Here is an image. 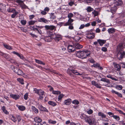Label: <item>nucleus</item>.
Returning a JSON list of instances; mask_svg holds the SVG:
<instances>
[{"label": "nucleus", "mask_w": 125, "mask_h": 125, "mask_svg": "<svg viewBox=\"0 0 125 125\" xmlns=\"http://www.w3.org/2000/svg\"><path fill=\"white\" fill-rule=\"evenodd\" d=\"M72 24H65L64 26L68 25L69 29L70 30H73L74 28Z\"/></svg>", "instance_id": "e433bc0d"}, {"label": "nucleus", "mask_w": 125, "mask_h": 125, "mask_svg": "<svg viewBox=\"0 0 125 125\" xmlns=\"http://www.w3.org/2000/svg\"><path fill=\"white\" fill-rule=\"evenodd\" d=\"M115 69V70L117 71H119L121 69V66L119 64H115L114 65Z\"/></svg>", "instance_id": "bb28decb"}, {"label": "nucleus", "mask_w": 125, "mask_h": 125, "mask_svg": "<svg viewBox=\"0 0 125 125\" xmlns=\"http://www.w3.org/2000/svg\"><path fill=\"white\" fill-rule=\"evenodd\" d=\"M91 83L92 85L96 86L97 88L101 89L102 88L101 86H100L97 82L94 81H92L91 82Z\"/></svg>", "instance_id": "2eb2a0df"}, {"label": "nucleus", "mask_w": 125, "mask_h": 125, "mask_svg": "<svg viewBox=\"0 0 125 125\" xmlns=\"http://www.w3.org/2000/svg\"><path fill=\"white\" fill-rule=\"evenodd\" d=\"M92 13L94 17L98 16V12L95 10H94Z\"/></svg>", "instance_id": "4c0bfd02"}, {"label": "nucleus", "mask_w": 125, "mask_h": 125, "mask_svg": "<svg viewBox=\"0 0 125 125\" xmlns=\"http://www.w3.org/2000/svg\"><path fill=\"white\" fill-rule=\"evenodd\" d=\"M17 80L21 84H23L24 83L23 82V80L21 78H18L17 79Z\"/></svg>", "instance_id": "ea45409f"}, {"label": "nucleus", "mask_w": 125, "mask_h": 125, "mask_svg": "<svg viewBox=\"0 0 125 125\" xmlns=\"http://www.w3.org/2000/svg\"><path fill=\"white\" fill-rule=\"evenodd\" d=\"M44 27L46 30H55L56 28V27L53 25H46Z\"/></svg>", "instance_id": "6e6552de"}, {"label": "nucleus", "mask_w": 125, "mask_h": 125, "mask_svg": "<svg viewBox=\"0 0 125 125\" xmlns=\"http://www.w3.org/2000/svg\"><path fill=\"white\" fill-rule=\"evenodd\" d=\"M71 100L69 99L65 100L64 101V103L65 104L68 105L71 104Z\"/></svg>", "instance_id": "a878e982"}, {"label": "nucleus", "mask_w": 125, "mask_h": 125, "mask_svg": "<svg viewBox=\"0 0 125 125\" xmlns=\"http://www.w3.org/2000/svg\"><path fill=\"white\" fill-rule=\"evenodd\" d=\"M106 77L108 78H109L113 80H114L116 81H118V79L115 78H114L112 76V75L110 74H109L107 75L106 76Z\"/></svg>", "instance_id": "f704fd0d"}, {"label": "nucleus", "mask_w": 125, "mask_h": 125, "mask_svg": "<svg viewBox=\"0 0 125 125\" xmlns=\"http://www.w3.org/2000/svg\"><path fill=\"white\" fill-rule=\"evenodd\" d=\"M100 81L109 84L110 83V82L109 80L106 78H102L101 79Z\"/></svg>", "instance_id": "2f4dec72"}, {"label": "nucleus", "mask_w": 125, "mask_h": 125, "mask_svg": "<svg viewBox=\"0 0 125 125\" xmlns=\"http://www.w3.org/2000/svg\"><path fill=\"white\" fill-rule=\"evenodd\" d=\"M7 11L10 12L14 13L16 10L15 9L13 8H9L7 9Z\"/></svg>", "instance_id": "72a5a7b5"}, {"label": "nucleus", "mask_w": 125, "mask_h": 125, "mask_svg": "<svg viewBox=\"0 0 125 125\" xmlns=\"http://www.w3.org/2000/svg\"><path fill=\"white\" fill-rule=\"evenodd\" d=\"M15 1L18 3L22 9H25L27 8L28 7L24 4L23 2L21 0H15Z\"/></svg>", "instance_id": "39448f33"}, {"label": "nucleus", "mask_w": 125, "mask_h": 125, "mask_svg": "<svg viewBox=\"0 0 125 125\" xmlns=\"http://www.w3.org/2000/svg\"><path fill=\"white\" fill-rule=\"evenodd\" d=\"M34 120L36 123H40L42 121V119L38 116L35 117L34 118Z\"/></svg>", "instance_id": "5701e85b"}, {"label": "nucleus", "mask_w": 125, "mask_h": 125, "mask_svg": "<svg viewBox=\"0 0 125 125\" xmlns=\"http://www.w3.org/2000/svg\"><path fill=\"white\" fill-rule=\"evenodd\" d=\"M72 103L78 105L79 104V102L77 100H75L72 101Z\"/></svg>", "instance_id": "49530a36"}, {"label": "nucleus", "mask_w": 125, "mask_h": 125, "mask_svg": "<svg viewBox=\"0 0 125 125\" xmlns=\"http://www.w3.org/2000/svg\"><path fill=\"white\" fill-rule=\"evenodd\" d=\"M69 5L70 6H72L74 4V2L72 1H71L68 3Z\"/></svg>", "instance_id": "338daca9"}, {"label": "nucleus", "mask_w": 125, "mask_h": 125, "mask_svg": "<svg viewBox=\"0 0 125 125\" xmlns=\"http://www.w3.org/2000/svg\"><path fill=\"white\" fill-rule=\"evenodd\" d=\"M11 120L14 122H15L17 121L16 118L13 115H12L11 117Z\"/></svg>", "instance_id": "09e8293b"}, {"label": "nucleus", "mask_w": 125, "mask_h": 125, "mask_svg": "<svg viewBox=\"0 0 125 125\" xmlns=\"http://www.w3.org/2000/svg\"><path fill=\"white\" fill-rule=\"evenodd\" d=\"M92 66L96 68H98L99 69L101 70H103V67L100 66V64L99 63H97L94 64Z\"/></svg>", "instance_id": "f8f14e48"}, {"label": "nucleus", "mask_w": 125, "mask_h": 125, "mask_svg": "<svg viewBox=\"0 0 125 125\" xmlns=\"http://www.w3.org/2000/svg\"><path fill=\"white\" fill-rule=\"evenodd\" d=\"M74 45L76 49H79L83 47L82 45L77 42H76Z\"/></svg>", "instance_id": "6ab92c4d"}, {"label": "nucleus", "mask_w": 125, "mask_h": 125, "mask_svg": "<svg viewBox=\"0 0 125 125\" xmlns=\"http://www.w3.org/2000/svg\"><path fill=\"white\" fill-rule=\"evenodd\" d=\"M62 94H61L59 95L58 96V101H61L62 100Z\"/></svg>", "instance_id": "603ef678"}, {"label": "nucleus", "mask_w": 125, "mask_h": 125, "mask_svg": "<svg viewBox=\"0 0 125 125\" xmlns=\"http://www.w3.org/2000/svg\"><path fill=\"white\" fill-rule=\"evenodd\" d=\"M48 104L50 105L53 106H55L57 105L55 102L51 101H49L48 102Z\"/></svg>", "instance_id": "c756f323"}, {"label": "nucleus", "mask_w": 125, "mask_h": 125, "mask_svg": "<svg viewBox=\"0 0 125 125\" xmlns=\"http://www.w3.org/2000/svg\"><path fill=\"white\" fill-rule=\"evenodd\" d=\"M118 23H125V19L119 21Z\"/></svg>", "instance_id": "774afa93"}, {"label": "nucleus", "mask_w": 125, "mask_h": 125, "mask_svg": "<svg viewBox=\"0 0 125 125\" xmlns=\"http://www.w3.org/2000/svg\"><path fill=\"white\" fill-rule=\"evenodd\" d=\"M114 119H115L117 121H118L120 120V117L119 116L117 115H114L113 117Z\"/></svg>", "instance_id": "3c124183"}, {"label": "nucleus", "mask_w": 125, "mask_h": 125, "mask_svg": "<svg viewBox=\"0 0 125 125\" xmlns=\"http://www.w3.org/2000/svg\"><path fill=\"white\" fill-rule=\"evenodd\" d=\"M31 109L32 111L36 114H38L39 113L38 110L34 106H32L31 107Z\"/></svg>", "instance_id": "393cba45"}, {"label": "nucleus", "mask_w": 125, "mask_h": 125, "mask_svg": "<svg viewBox=\"0 0 125 125\" xmlns=\"http://www.w3.org/2000/svg\"><path fill=\"white\" fill-rule=\"evenodd\" d=\"M28 97V94L27 93H26L24 95V99L25 100H27Z\"/></svg>", "instance_id": "13d9d810"}, {"label": "nucleus", "mask_w": 125, "mask_h": 125, "mask_svg": "<svg viewBox=\"0 0 125 125\" xmlns=\"http://www.w3.org/2000/svg\"><path fill=\"white\" fill-rule=\"evenodd\" d=\"M98 115L99 116L101 117L102 119L104 118H105L106 115L102 112H99L98 113Z\"/></svg>", "instance_id": "f3484780"}, {"label": "nucleus", "mask_w": 125, "mask_h": 125, "mask_svg": "<svg viewBox=\"0 0 125 125\" xmlns=\"http://www.w3.org/2000/svg\"><path fill=\"white\" fill-rule=\"evenodd\" d=\"M35 61L36 63L38 64H42L43 65L45 64L43 63L42 61L36 59H35Z\"/></svg>", "instance_id": "a19ab883"}, {"label": "nucleus", "mask_w": 125, "mask_h": 125, "mask_svg": "<svg viewBox=\"0 0 125 125\" xmlns=\"http://www.w3.org/2000/svg\"><path fill=\"white\" fill-rule=\"evenodd\" d=\"M73 14L71 13H70L68 14V18L69 19H71V18L73 16Z\"/></svg>", "instance_id": "bf43d9fd"}, {"label": "nucleus", "mask_w": 125, "mask_h": 125, "mask_svg": "<svg viewBox=\"0 0 125 125\" xmlns=\"http://www.w3.org/2000/svg\"><path fill=\"white\" fill-rule=\"evenodd\" d=\"M43 39L45 42H49L52 40V38L51 37L48 36H47L44 38H43Z\"/></svg>", "instance_id": "aec40b11"}, {"label": "nucleus", "mask_w": 125, "mask_h": 125, "mask_svg": "<svg viewBox=\"0 0 125 125\" xmlns=\"http://www.w3.org/2000/svg\"><path fill=\"white\" fill-rule=\"evenodd\" d=\"M115 5H112L111 6L109 5L107 7V8H109V9H107V10L108 11H110L113 14L117 10L116 6Z\"/></svg>", "instance_id": "7ed1b4c3"}, {"label": "nucleus", "mask_w": 125, "mask_h": 125, "mask_svg": "<svg viewBox=\"0 0 125 125\" xmlns=\"http://www.w3.org/2000/svg\"><path fill=\"white\" fill-rule=\"evenodd\" d=\"M39 93L38 94L39 95H42L44 94V92L41 89H39Z\"/></svg>", "instance_id": "de8ad7c7"}, {"label": "nucleus", "mask_w": 125, "mask_h": 125, "mask_svg": "<svg viewBox=\"0 0 125 125\" xmlns=\"http://www.w3.org/2000/svg\"><path fill=\"white\" fill-rule=\"evenodd\" d=\"M87 121L86 122L90 125H96V120L95 119L91 117H89Z\"/></svg>", "instance_id": "423d86ee"}, {"label": "nucleus", "mask_w": 125, "mask_h": 125, "mask_svg": "<svg viewBox=\"0 0 125 125\" xmlns=\"http://www.w3.org/2000/svg\"><path fill=\"white\" fill-rule=\"evenodd\" d=\"M81 118L82 119L84 120L86 122L88 120L89 117H88L87 115L84 114H82L81 116Z\"/></svg>", "instance_id": "4468645a"}, {"label": "nucleus", "mask_w": 125, "mask_h": 125, "mask_svg": "<svg viewBox=\"0 0 125 125\" xmlns=\"http://www.w3.org/2000/svg\"><path fill=\"white\" fill-rule=\"evenodd\" d=\"M120 18H123L125 17V11L122 13L120 15Z\"/></svg>", "instance_id": "864d4df0"}, {"label": "nucleus", "mask_w": 125, "mask_h": 125, "mask_svg": "<svg viewBox=\"0 0 125 125\" xmlns=\"http://www.w3.org/2000/svg\"><path fill=\"white\" fill-rule=\"evenodd\" d=\"M108 31L109 34L113 33L115 32V29L114 28H110L108 29Z\"/></svg>", "instance_id": "cd10ccee"}, {"label": "nucleus", "mask_w": 125, "mask_h": 125, "mask_svg": "<svg viewBox=\"0 0 125 125\" xmlns=\"http://www.w3.org/2000/svg\"><path fill=\"white\" fill-rule=\"evenodd\" d=\"M39 110L41 112H48V110L45 107H44L42 105L41 106H40Z\"/></svg>", "instance_id": "ddd939ff"}, {"label": "nucleus", "mask_w": 125, "mask_h": 125, "mask_svg": "<svg viewBox=\"0 0 125 125\" xmlns=\"http://www.w3.org/2000/svg\"><path fill=\"white\" fill-rule=\"evenodd\" d=\"M115 88L119 90H121L122 89L123 87L121 85H117L115 86Z\"/></svg>", "instance_id": "8fccbe9b"}, {"label": "nucleus", "mask_w": 125, "mask_h": 125, "mask_svg": "<svg viewBox=\"0 0 125 125\" xmlns=\"http://www.w3.org/2000/svg\"><path fill=\"white\" fill-rule=\"evenodd\" d=\"M67 49L68 51L69 52H71L74 51L75 50V49L74 48L73 46L69 45L67 47Z\"/></svg>", "instance_id": "9d476101"}, {"label": "nucleus", "mask_w": 125, "mask_h": 125, "mask_svg": "<svg viewBox=\"0 0 125 125\" xmlns=\"http://www.w3.org/2000/svg\"><path fill=\"white\" fill-rule=\"evenodd\" d=\"M113 93H115V94L117 95V96L120 97H122V96L121 94L119 93L118 92H116L114 90H112L111 91Z\"/></svg>", "instance_id": "412c9836"}, {"label": "nucleus", "mask_w": 125, "mask_h": 125, "mask_svg": "<svg viewBox=\"0 0 125 125\" xmlns=\"http://www.w3.org/2000/svg\"><path fill=\"white\" fill-rule=\"evenodd\" d=\"M3 56L6 59H8L9 57V56L8 54L5 53L4 54Z\"/></svg>", "instance_id": "6e6d98bb"}, {"label": "nucleus", "mask_w": 125, "mask_h": 125, "mask_svg": "<svg viewBox=\"0 0 125 125\" xmlns=\"http://www.w3.org/2000/svg\"><path fill=\"white\" fill-rule=\"evenodd\" d=\"M39 89H37L36 88H34L33 89V91H34L35 93H36L37 94H38L39 93Z\"/></svg>", "instance_id": "052dcab7"}, {"label": "nucleus", "mask_w": 125, "mask_h": 125, "mask_svg": "<svg viewBox=\"0 0 125 125\" xmlns=\"http://www.w3.org/2000/svg\"><path fill=\"white\" fill-rule=\"evenodd\" d=\"M50 18L52 19H54L55 17V15L54 13H52L50 14Z\"/></svg>", "instance_id": "37998d69"}, {"label": "nucleus", "mask_w": 125, "mask_h": 125, "mask_svg": "<svg viewBox=\"0 0 125 125\" xmlns=\"http://www.w3.org/2000/svg\"><path fill=\"white\" fill-rule=\"evenodd\" d=\"M97 41H98L100 45L101 46H103V44H104L106 42L105 40L101 39L97 40Z\"/></svg>", "instance_id": "a211bd4d"}, {"label": "nucleus", "mask_w": 125, "mask_h": 125, "mask_svg": "<svg viewBox=\"0 0 125 125\" xmlns=\"http://www.w3.org/2000/svg\"><path fill=\"white\" fill-rule=\"evenodd\" d=\"M48 122L50 124H54L56 123V121H53L50 119L49 120Z\"/></svg>", "instance_id": "79ce46f5"}, {"label": "nucleus", "mask_w": 125, "mask_h": 125, "mask_svg": "<svg viewBox=\"0 0 125 125\" xmlns=\"http://www.w3.org/2000/svg\"><path fill=\"white\" fill-rule=\"evenodd\" d=\"M52 94H61V92L57 91H53L52 93Z\"/></svg>", "instance_id": "c03bdc74"}, {"label": "nucleus", "mask_w": 125, "mask_h": 125, "mask_svg": "<svg viewBox=\"0 0 125 125\" xmlns=\"http://www.w3.org/2000/svg\"><path fill=\"white\" fill-rule=\"evenodd\" d=\"M73 21V19H69L68 20V22L65 23H71Z\"/></svg>", "instance_id": "5fc2aeb1"}, {"label": "nucleus", "mask_w": 125, "mask_h": 125, "mask_svg": "<svg viewBox=\"0 0 125 125\" xmlns=\"http://www.w3.org/2000/svg\"><path fill=\"white\" fill-rule=\"evenodd\" d=\"M90 54V53L87 50L78 51L76 53L77 57L82 59L86 58L87 56H89Z\"/></svg>", "instance_id": "f257e3e1"}, {"label": "nucleus", "mask_w": 125, "mask_h": 125, "mask_svg": "<svg viewBox=\"0 0 125 125\" xmlns=\"http://www.w3.org/2000/svg\"><path fill=\"white\" fill-rule=\"evenodd\" d=\"M10 96L13 99L15 100H17L20 97L19 95L17 94H11L10 95Z\"/></svg>", "instance_id": "dca6fc26"}, {"label": "nucleus", "mask_w": 125, "mask_h": 125, "mask_svg": "<svg viewBox=\"0 0 125 125\" xmlns=\"http://www.w3.org/2000/svg\"><path fill=\"white\" fill-rule=\"evenodd\" d=\"M38 21L40 22H43L44 23H48L47 20L44 18H41L39 19Z\"/></svg>", "instance_id": "b1692460"}, {"label": "nucleus", "mask_w": 125, "mask_h": 125, "mask_svg": "<svg viewBox=\"0 0 125 125\" xmlns=\"http://www.w3.org/2000/svg\"><path fill=\"white\" fill-rule=\"evenodd\" d=\"M86 9L88 12H91L94 10L90 6H88Z\"/></svg>", "instance_id": "58836bf2"}, {"label": "nucleus", "mask_w": 125, "mask_h": 125, "mask_svg": "<svg viewBox=\"0 0 125 125\" xmlns=\"http://www.w3.org/2000/svg\"><path fill=\"white\" fill-rule=\"evenodd\" d=\"M67 73L71 77H73L75 75H81V74L78 73L77 71L73 69L70 68L67 70Z\"/></svg>", "instance_id": "f03ea898"}, {"label": "nucleus", "mask_w": 125, "mask_h": 125, "mask_svg": "<svg viewBox=\"0 0 125 125\" xmlns=\"http://www.w3.org/2000/svg\"><path fill=\"white\" fill-rule=\"evenodd\" d=\"M119 124L120 125H124L125 124V122L124 121H119L118 122Z\"/></svg>", "instance_id": "69168bd1"}, {"label": "nucleus", "mask_w": 125, "mask_h": 125, "mask_svg": "<svg viewBox=\"0 0 125 125\" xmlns=\"http://www.w3.org/2000/svg\"><path fill=\"white\" fill-rule=\"evenodd\" d=\"M17 117L18 122H19L21 120V117L19 115H17Z\"/></svg>", "instance_id": "0e129e2a"}, {"label": "nucleus", "mask_w": 125, "mask_h": 125, "mask_svg": "<svg viewBox=\"0 0 125 125\" xmlns=\"http://www.w3.org/2000/svg\"><path fill=\"white\" fill-rule=\"evenodd\" d=\"M16 106L18 107L19 109L21 111H23L25 109V107L24 106L19 105H18L17 104Z\"/></svg>", "instance_id": "4be33fe9"}, {"label": "nucleus", "mask_w": 125, "mask_h": 125, "mask_svg": "<svg viewBox=\"0 0 125 125\" xmlns=\"http://www.w3.org/2000/svg\"><path fill=\"white\" fill-rule=\"evenodd\" d=\"M11 68L12 70L14 72H15V71H16L17 69V67H15L14 66H11Z\"/></svg>", "instance_id": "680f3d73"}, {"label": "nucleus", "mask_w": 125, "mask_h": 125, "mask_svg": "<svg viewBox=\"0 0 125 125\" xmlns=\"http://www.w3.org/2000/svg\"><path fill=\"white\" fill-rule=\"evenodd\" d=\"M125 52L122 50L118 51L117 55V57L119 60H122L123 58L125 57Z\"/></svg>", "instance_id": "20e7f679"}, {"label": "nucleus", "mask_w": 125, "mask_h": 125, "mask_svg": "<svg viewBox=\"0 0 125 125\" xmlns=\"http://www.w3.org/2000/svg\"><path fill=\"white\" fill-rule=\"evenodd\" d=\"M107 114L111 117H113L114 115V113L111 112H109L107 113Z\"/></svg>", "instance_id": "4d7b16f0"}, {"label": "nucleus", "mask_w": 125, "mask_h": 125, "mask_svg": "<svg viewBox=\"0 0 125 125\" xmlns=\"http://www.w3.org/2000/svg\"><path fill=\"white\" fill-rule=\"evenodd\" d=\"M13 14L11 15V17L12 18H14L18 14V11H15Z\"/></svg>", "instance_id": "a18cd8bd"}, {"label": "nucleus", "mask_w": 125, "mask_h": 125, "mask_svg": "<svg viewBox=\"0 0 125 125\" xmlns=\"http://www.w3.org/2000/svg\"><path fill=\"white\" fill-rule=\"evenodd\" d=\"M3 46L4 47L7 49L9 50H11L12 49V48L11 46L9 45H8L7 44H4Z\"/></svg>", "instance_id": "c9c22d12"}, {"label": "nucleus", "mask_w": 125, "mask_h": 125, "mask_svg": "<svg viewBox=\"0 0 125 125\" xmlns=\"http://www.w3.org/2000/svg\"><path fill=\"white\" fill-rule=\"evenodd\" d=\"M123 47V44H120L117 47V49L118 51H119L122 50V49Z\"/></svg>", "instance_id": "c85d7f7f"}, {"label": "nucleus", "mask_w": 125, "mask_h": 125, "mask_svg": "<svg viewBox=\"0 0 125 125\" xmlns=\"http://www.w3.org/2000/svg\"><path fill=\"white\" fill-rule=\"evenodd\" d=\"M5 8V5L2 4H0V10L1 11H2Z\"/></svg>", "instance_id": "7c9ffc66"}, {"label": "nucleus", "mask_w": 125, "mask_h": 125, "mask_svg": "<svg viewBox=\"0 0 125 125\" xmlns=\"http://www.w3.org/2000/svg\"><path fill=\"white\" fill-rule=\"evenodd\" d=\"M15 73L19 75L23 76L24 74V73L23 72V71L17 68V70L15 71Z\"/></svg>", "instance_id": "1a4fd4ad"}, {"label": "nucleus", "mask_w": 125, "mask_h": 125, "mask_svg": "<svg viewBox=\"0 0 125 125\" xmlns=\"http://www.w3.org/2000/svg\"><path fill=\"white\" fill-rule=\"evenodd\" d=\"M86 37L89 39H92L95 36L94 34L90 31H87L86 32Z\"/></svg>", "instance_id": "0eeeda50"}, {"label": "nucleus", "mask_w": 125, "mask_h": 125, "mask_svg": "<svg viewBox=\"0 0 125 125\" xmlns=\"http://www.w3.org/2000/svg\"><path fill=\"white\" fill-rule=\"evenodd\" d=\"M114 4L116 6H118L122 5L123 3V2L122 0H115Z\"/></svg>", "instance_id": "9b49d317"}, {"label": "nucleus", "mask_w": 125, "mask_h": 125, "mask_svg": "<svg viewBox=\"0 0 125 125\" xmlns=\"http://www.w3.org/2000/svg\"><path fill=\"white\" fill-rule=\"evenodd\" d=\"M84 1L87 3L89 4V3L92 2L93 0H84Z\"/></svg>", "instance_id": "e2e57ef3"}, {"label": "nucleus", "mask_w": 125, "mask_h": 125, "mask_svg": "<svg viewBox=\"0 0 125 125\" xmlns=\"http://www.w3.org/2000/svg\"><path fill=\"white\" fill-rule=\"evenodd\" d=\"M54 40L58 42L59 41V40L61 39V36L59 35H57L54 38Z\"/></svg>", "instance_id": "473e14b6"}]
</instances>
